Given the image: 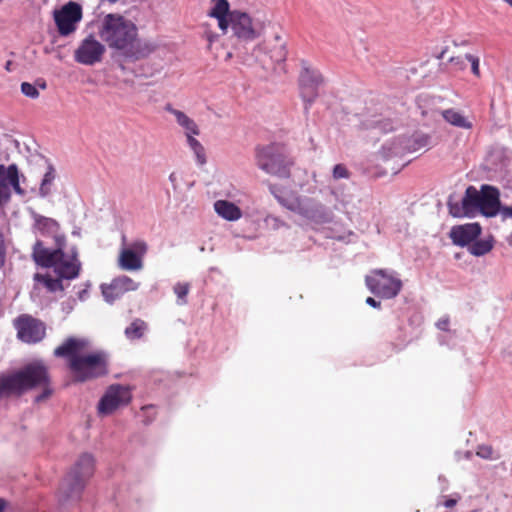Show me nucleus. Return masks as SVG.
<instances>
[{
	"mask_svg": "<svg viewBox=\"0 0 512 512\" xmlns=\"http://www.w3.org/2000/svg\"><path fill=\"white\" fill-rule=\"evenodd\" d=\"M174 293L177 295V303L178 305H184L187 303V295L190 290V285L188 283H176L174 288Z\"/></svg>",
	"mask_w": 512,
	"mask_h": 512,
	"instance_id": "obj_33",
	"label": "nucleus"
},
{
	"mask_svg": "<svg viewBox=\"0 0 512 512\" xmlns=\"http://www.w3.org/2000/svg\"><path fill=\"white\" fill-rule=\"evenodd\" d=\"M169 181L172 183L174 190H176L177 189V176H176L175 172H172L169 175Z\"/></svg>",
	"mask_w": 512,
	"mask_h": 512,
	"instance_id": "obj_47",
	"label": "nucleus"
},
{
	"mask_svg": "<svg viewBox=\"0 0 512 512\" xmlns=\"http://www.w3.org/2000/svg\"><path fill=\"white\" fill-rule=\"evenodd\" d=\"M274 40H275L276 42L281 43V42H282V41H281V40H282L281 35H280V34H278V33H277V34H275V36H274Z\"/></svg>",
	"mask_w": 512,
	"mask_h": 512,
	"instance_id": "obj_52",
	"label": "nucleus"
},
{
	"mask_svg": "<svg viewBox=\"0 0 512 512\" xmlns=\"http://www.w3.org/2000/svg\"><path fill=\"white\" fill-rule=\"evenodd\" d=\"M106 48L93 35H88L74 51V60L82 65L93 66L102 61Z\"/></svg>",
	"mask_w": 512,
	"mask_h": 512,
	"instance_id": "obj_13",
	"label": "nucleus"
},
{
	"mask_svg": "<svg viewBox=\"0 0 512 512\" xmlns=\"http://www.w3.org/2000/svg\"><path fill=\"white\" fill-rule=\"evenodd\" d=\"M88 297V291L87 289H83L81 291L78 292V298L81 300V301H84L86 300Z\"/></svg>",
	"mask_w": 512,
	"mask_h": 512,
	"instance_id": "obj_48",
	"label": "nucleus"
},
{
	"mask_svg": "<svg viewBox=\"0 0 512 512\" xmlns=\"http://www.w3.org/2000/svg\"><path fill=\"white\" fill-rule=\"evenodd\" d=\"M88 345L84 338H67L54 350V356L66 358L67 366L75 382L84 383L109 373V355L103 350L83 353Z\"/></svg>",
	"mask_w": 512,
	"mask_h": 512,
	"instance_id": "obj_2",
	"label": "nucleus"
},
{
	"mask_svg": "<svg viewBox=\"0 0 512 512\" xmlns=\"http://www.w3.org/2000/svg\"><path fill=\"white\" fill-rule=\"evenodd\" d=\"M56 179V170L52 164H48L46 172L43 175V178L39 187V196L41 198H46L52 193V188L54 184V180Z\"/></svg>",
	"mask_w": 512,
	"mask_h": 512,
	"instance_id": "obj_26",
	"label": "nucleus"
},
{
	"mask_svg": "<svg viewBox=\"0 0 512 512\" xmlns=\"http://www.w3.org/2000/svg\"><path fill=\"white\" fill-rule=\"evenodd\" d=\"M217 38H218V35L215 33L207 34V40L209 41L210 44L213 43L214 41H216Z\"/></svg>",
	"mask_w": 512,
	"mask_h": 512,
	"instance_id": "obj_50",
	"label": "nucleus"
},
{
	"mask_svg": "<svg viewBox=\"0 0 512 512\" xmlns=\"http://www.w3.org/2000/svg\"><path fill=\"white\" fill-rule=\"evenodd\" d=\"M368 127L376 128L383 132H388L393 129V126L390 121L382 120V119H377V120L371 121V123L368 125Z\"/></svg>",
	"mask_w": 512,
	"mask_h": 512,
	"instance_id": "obj_36",
	"label": "nucleus"
},
{
	"mask_svg": "<svg viewBox=\"0 0 512 512\" xmlns=\"http://www.w3.org/2000/svg\"><path fill=\"white\" fill-rule=\"evenodd\" d=\"M0 185L5 187L10 185L17 194H24L19 183V171L16 164H11L8 167L0 165Z\"/></svg>",
	"mask_w": 512,
	"mask_h": 512,
	"instance_id": "obj_21",
	"label": "nucleus"
},
{
	"mask_svg": "<svg viewBox=\"0 0 512 512\" xmlns=\"http://www.w3.org/2000/svg\"><path fill=\"white\" fill-rule=\"evenodd\" d=\"M48 382V368L42 360H36L8 374L0 375V398L21 396Z\"/></svg>",
	"mask_w": 512,
	"mask_h": 512,
	"instance_id": "obj_6",
	"label": "nucleus"
},
{
	"mask_svg": "<svg viewBox=\"0 0 512 512\" xmlns=\"http://www.w3.org/2000/svg\"><path fill=\"white\" fill-rule=\"evenodd\" d=\"M444 53H445V51H442V52L437 56V58H438V59H442V58H443V56H444Z\"/></svg>",
	"mask_w": 512,
	"mask_h": 512,
	"instance_id": "obj_55",
	"label": "nucleus"
},
{
	"mask_svg": "<svg viewBox=\"0 0 512 512\" xmlns=\"http://www.w3.org/2000/svg\"><path fill=\"white\" fill-rule=\"evenodd\" d=\"M21 92L31 99H36L39 97V91L35 84H31L29 82H23L21 84Z\"/></svg>",
	"mask_w": 512,
	"mask_h": 512,
	"instance_id": "obj_35",
	"label": "nucleus"
},
{
	"mask_svg": "<svg viewBox=\"0 0 512 512\" xmlns=\"http://www.w3.org/2000/svg\"><path fill=\"white\" fill-rule=\"evenodd\" d=\"M448 208L449 213L456 218H462V217H472L469 213L466 206H464L463 201L461 202H452L451 200L448 201Z\"/></svg>",
	"mask_w": 512,
	"mask_h": 512,
	"instance_id": "obj_30",
	"label": "nucleus"
},
{
	"mask_svg": "<svg viewBox=\"0 0 512 512\" xmlns=\"http://www.w3.org/2000/svg\"><path fill=\"white\" fill-rule=\"evenodd\" d=\"M482 196L480 204V213L486 217H494L497 214L501 215V202L500 192L496 187L491 185L481 186Z\"/></svg>",
	"mask_w": 512,
	"mask_h": 512,
	"instance_id": "obj_20",
	"label": "nucleus"
},
{
	"mask_svg": "<svg viewBox=\"0 0 512 512\" xmlns=\"http://www.w3.org/2000/svg\"><path fill=\"white\" fill-rule=\"evenodd\" d=\"M119 67L122 69V70H125V66L123 64H120Z\"/></svg>",
	"mask_w": 512,
	"mask_h": 512,
	"instance_id": "obj_56",
	"label": "nucleus"
},
{
	"mask_svg": "<svg viewBox=\"0 0 512 512\" xmlns=\"http://www.w3.org/2000/svg\"><path fill=\"white\" fill-rule=\"evenodd\" d=\"M269 190L281 206L310 223L323 225L331 223L334 219L332 209L315 198L287 193L279 186L272 184L269 185Z\"/></svg>",
	"mask_w": 512,
	"mask_h": 512,
	"instance_id": "obj_5",
	"label": "nucleus"
},
{
	"mask_svg": "<svg viewBox=\"0 0 512 512\" xmlns=\"http://www.w3.org/2000/svg\"><path fill=\"white\" fill-rule=\"evenodd\" d=\"M131 398V391L128 387L119 384L111 385L100 399L98 411L100 414H111L120 406L128 404Z\"/></svg>",
	"mask_w": 512,
	"mask_h": 512,
	"instance_id": "obj_14",
	"label": "nucleus"
},
{
	"mask_svg": "<svg viewBox=\"0 0 512 512\" xmlns=\"http://www.w3.org/2000/svg\"><path fill=\"white\" fill-rule=\"evenodd\" d=\"M212 7L207 13L218 22V27L223 34L231 27L232 37L235 39L234 48L240 51L241 48L256 40L261 35V29L253 25L250 15L240 10H231L228 0H211Z\"/></svg>",
	"mask_w": 512,
	"mask_h": 512,
	"instance_id": "obj_4",
	"label": "nucleus"
},
{
	"mask_svg": "<svg viewBox=\"0 0 512 512\" xmlns=\"http://www.w3.org/2000/svg\"><path fill=\"white\" fill-rule=\"evenodd\" d=\"M232 58V53L231 52H228L227 55H226V60H229Z\"/></svg>",
	"mask_w": 512,
	"mask_h": 512,
	"instance_id": "obj_54",
	"label": "nucleus"
},
{
	"mask_svg": "<svg viewBox=\"0 0 512 512\" xmlns=\"http://www.w3.org/2000/svg\"><path fill=\"white\" fill-rule=\"evenodd\" d=\"M39 388H42L43 391L41 394L35 397V402L39 403L41 401H44L45 399L49 398L52 395V388L50 387V375L48 374V382L43 385H39Z\"/></svg>",
	"mask_w": 512,
	"mask_h": 512,
	"instance_id": "obj_37",
	"label": "nucleus"
},
{
	"mask_svg": "<svg viewBox=\"0 0 512 512\" xmlns=\"http://www.w3.org/2000/svg\"><path fill=\"white\" fill-rule=\"evenodd\" d=\"M476 455L486 460H497L500 455L494 451L490 445H480L477 448Z\"/></svg>",
	"mask_w": 512,
	"mask_h": 512,
	"instance_id": "obj_34",
	"label": "nucleus"
},
{
	"mask_svg": "<svg viewBox=\"0 0 512 512\" xmlns=\"http://www.w3.org/2000/svg\"><path fill=\"white\" fill-rule=\"evenodd\" d=\"M215 212L227 221H237L242 217L241 209L227 200H217L214 203Z\"/></svg>",
	"mask_w": 512,
	"mask_h": 512,
	"instance_id": "obj_22",
	"label": "nucleus"
},
{
	"mask_svg": "<svg viewBox=\"0 0 512 512\" xmlns=\"http://www.w3.org/2000/svg\"><path fill=\"white\" fill-rule=\"evenodd\" d=\"M32 218L34 220V232L36 235L51 239L54 245H50L48 240H40L38 239L33 248L41 243L48 250H60V252H64V248L66 246V238L60 233L59 223L53 218L45 217L36 212H32Z\"/></svg>",
	"mask_w": 512,
	"mask_h": 512,
	"instance_id": "obj_9",
	"label": "nucleus"
},
{
	"mask_svg": "<svg viewBox=\"0 0 512 512\" xmlns=\"http://www.w3.org/2000/svg\"><path fill=\"white\" fill-rule=\"evenodd\" d=\"M93 473L94 458L89 453H83L60 483L58 490L59 501L61 503L79 501L86 481Z\"/></svg>",
	"mask_w": 512,
	"mask_h": 512,
	"instance_id": "obj_7",
	"label": "nucleus"
},
{
	"mask_svg": "<svg viewBox=\"0 0 512 512\" xmlns=\"http://www.w3.org/2000/svg\"><path fill=\"white\" fill-rule=\"evenodd\" d=\"M436 326L439 330H442V331H448V327H449V318L448 317H442L440 318L437 323H436Z\"/></svg>",
	"mask_w": 512,
	"mask_h": 512,
	"instance_id": "obj_42",
	"label": "nucleus"
},
{
	"mask_svg": "<svg viewBox=\"0 0 512 512\" xmlns=\"http://www.w3.org/2000/svg\"><path fill=\"white\" fill-rule=\"evenodd\" d=\"M166 110L173 114L176 118L177 123L185 130V135L194 136L199 134V128L195 121L189 118L184 112L172 108L170 105L166 107Z\"/></svg>",
	"mask_w": 512,
	"mask_h": 512,
	"instance_id": "obj_23",
	"label": "nucleus"
},
{
	"mask_svg": "<svg viewBox=\"0 0 512 512\" xmlns=\"http://www.w3.org/2000/svg\"><path fill=\"white\" fill-rule=\"evenodd\" d=\"M481 233L482 227L479 223H466L453 226L450 229L449 238L455 246L468 248Z\"/></svg>",
	"mask_w": 512,
	"mask_h": 512,
	"instance_id": "obj_18",
	"label": "nucleus"
},
{
	"mask_svg": "<svg viewBox=\"0 0 512 512\" xmlns=\"http://www.w3.org/2000/svg\"><path fill=\"white\" fill-rule=\"evenodd\" d=\"M494 247V239L489 236L486 239H476L468 247V251L471 255L480 257L489 253Z\"/></svg>",
	"mask_w": 512,
	"mask_h": 512,
	"instance_id": "obj_27",
	"label": "nucleus"
},
{
	"mask_svg": "<svg viewBox=\"0 0 512 512\" xmlns=\"http://www.w3.org/2000/svg\"><path fill=\"white\" fill-rule=\"evenodd\" d=\"M465 59L468 60L471 63V71L472 73L479 77L480 76V69H479V58L472 55V54H466Z\"/></svg>",
	"mask_w": 512,
	"mask_h": 512,
	"instance_id": "obj_39",
	"label": "nucleus"
},
{
	"mask_svg": "<svg viewBox=\"0 0 512 512\" xmlns=\"http://www.w3.org/2000/svg\"><path fill=\"white\" fill-rule=\"evenodd\" d=\"M430 142L428 135L415 133L407 137H399L396 140L386 143L381 150L384 158L402 156L405 153L416 152L426 147Z\"/></svg>",
	"mask_w": 512,
	"mask_h": 512,
	"instance_id": "obj_12",
	"label": "nucleus"
},
{
	"mask_svg": "<svg viewBox=\"0 0 512 512\" xmlns=\"http://www.w3.org/2000/svg\"><path fill=\"white\" fill-rule=\"evenodd\" d=\"M368 290L377 297L395 298L402 289V282L386 269H375L365 277Z\"/></svg>",
	"mask_w": 512,
	"mask_h": 512,
	"instance_id": "obj_10",
	"label": "nucleus"
},
{
	"mask_svg": "<svg viewBox=\"0 0 512 512\" xmlns=\"http://www.w3.org/2000/svg\"><path fill=\"white\" fill-rule=\"evenodd\" d=\"M265 54V46L264 44H258L253 48V53L251 57H243V63L251 65L252 60L254 62H259L263 66L266 64L265 60L261 57V54Z\"/></svg>",
	"mask_w": 512,
	"mask_h": 512,
	"instance_id": "obj_32",
	"label": "nucleus"
},
{
	"mask_svg": "<svg viewBox=\"0 0 512 512\" xmlns=\"http://www.w3.org/2000/svg\"><path fill=\"white\" fill-rule=\"evenodd\" d=\"M35 85L36 87H39L43 90H45L47 88V84H46V81L43 80V79H38L36 82H35Z\"/></svg>",
	"mask_w": 512,
	"mask_h": 512,
	"instance_id": "obj_49",
	"label": "nucleus"
},
{
	"mask_svg": "<svg viewBox=\"0 0 512 512\" xmlns=\"http://www.w3.org/2000/svg\"><path fill=\"white\" fill-rule=\"evenodd\" d=\"M457 504V499H452V498H449L447 500L444 501L443 505L446 507V508H452L454 507L455 505Z\"/></svg>",
	"mask_w": 512,
	"mask_h": 512,
	"instance_id": "obj_46",
	"label": "nucleus"
},
{
	"mask_svg": "<svg viewBox=\"0 0 512 512\" xmlns=\"http://www.w3.org/2000/svg\"><path fill=\"white\" fill-rule=\"evenodd\" d=\"M139 287L132 278L126 275L116 277L112 280L109 285H102V295L104 299L112 303L116 299L120 298L125 292L135 291Z\"/></svg>",
	"mask_w": 512,
	"mask_h": 512,
	"instance_id": "obj_19",
	"label": "nucleus"
},
{
	"mask_svg": "<svg viewBox=\"0 0 512 512\" xmlns=\"http://www.w3.org/2000/svg\"><path fill=\"white\" fill-rule=\"evenodd\" d=\"M267 223L270 224L273 228H280L286 226L285 222L278 217L268 216L266 219Z\"/></svg>",
	"mask_w": 512,
	"mask_h": 512,
	"instance_id": "obj_40",
	"label": "nucleus"
},
{
	"mask_svg": "<svg viewBox=\"0 0 512 512\" xmlns=\"http://www.w3.org/2000/svg\"><path fill=\"white\" fill-rule=\"evenodd\" d=\"M441 115L446 122L455 127L462 129L472 128V123L461 112L453 108L443 110Z\"/></svg>",
	"mask_w": 512,
	"mask_h": 512,
	"instance_id": "obj_25",
	"label": "nucleus"
},
{
	"mask_svg": "<svg viewBox=\"0 0 512 512\" xmlns=\"http://www.w3.org/2000/svg\"><path fill=\"white\" fill-rule=\"evenodd\" d=\"M365 302L367 305H369L373 308H380V306H381V302L375 300L373 297H368Z\"/></svg>",
	"mask_w": 512,
	"mask_h": 512,
	"instance_id": "obj_45",
	"label": "nucleus"
},
{
	"mask_svg": "<svg viewBox=\"0 0 512 512\" xmlns=\"http://www.w3.org/2000/svg\"><path fill=\"white\" fill-rule=\"evenodd\" d=\"M147 252V244L142 240H137L129 248L121 250L118 259V265L122 270L138 271L143 267L142 257Z\"/></svg>",
	"mask_w": 512,
	"mask_h": 512,
	"instance_id": "obj_17",
	"label": "nucleus"
},
{
	"mask_svg": "<svg viewBox=\"0 0 512 512\" xmlns=\"http://www.w3.org/2000/svg\"><path fill=\"white\" fill-rule=\"evenodd\" d=\"M350 173L348 169L343 164H337L333 168V178L338 179H347L349 178Z\"/></svg>",
	"mask_w": 512,
	"mask_h": 512,
	"instance_id": "obj_38",
	"label": "nucleus"
},
{
	"mask_svg": "<svg viewBox=\"0 0 512 512\" xmlns=\"http://www.w3.org/2000/svg\"><path fill=\"white\" fill-rule=\"evenodd\" d=\"M501 217L503 221L508 218L512 219V206H503L501 210Z\"/></svg>",
	"mask_w": 512,
	"mask_h": 512,
	"instance_id": "obj_44",
	"label": "nucleus"
},
{
	"mask_svg": "<svg viewBox=\"0 0 512 512\" xmlns=\"http://www.w3.org/2000/svg\"><path fill=\"white\" fill-rule=\"evenodd\" d=\"M4 501L2 499H0V512H3L4 510Z\"/></svg>",
	"mask_w": 512,
	"mask_h": 512,
	"instance_id": "obj_53",
	"label": "nucleus"
},
{
	"mask_svg": "<svg viewBox=\"0 0 512 512\" xmlns=\"http://www.w3.org/2000/svg\"><path fill=\"white\" fill-rule=\"evenodd\" d=\"M481 196L482 191H478L474 186H468L466 188L462 201L472 217L476 212L480 211Z\"/></svg>",
	"mask_w": 512,
	"mask_h": 512,
	"instance_id": "obj_24",
	"label": "nucleus"
},
{
	"mask_svg": "<svg viewBox=\"0 0 512 512\" xmlns=\"http://www.w3.org/2000/svg\"><path fill=\"white\" fill-rule=\"evenodd\" d=\"M10 200L8 187L0 185V206L6 204Z\"/></svg>",
	"mask_w": 512,
	"mask_h": 512,
	"instance_id": "obj_41",
	"label": "nucleus"
},
{
	"mask_svg": "<svg viewBox=\"0 0 512 512\" xmlns=\"http://www.w3.org/2000/svg\"><path fill=\"white\" fill-rule=\"evenodd\" d=\"M287 54H288V51H287L286 43L281 42V43H279L278 46H276L270 50L269 58L271 59L272 62L282 63L286 60Z\"/></svg>",
	"mask_w": 512,
	"mask_h": 512,
	"instance_id": "obj_31",
	"label": "nucleus"
},
{
	"mask_svg": "<svg viewBox=\"0 0 512 512\" xmlns=\"http://www.w3.org/2000/svg\"><path fill=\"white\" fill-rule=\"evenodd\" d=\"M12 65H13L12 61H10V60H9V61H7V62H6V64H5V66H4L5 70H6L7 72H11V71H12Z\"/></svg>",
	"mask_w": 512,
	"mask_h": 512,
	"instance_id": "obj_51",
	"label": "nucleus"
},
{
	"mask_svg": "<svg viewBox=\"0 0 512 512\" xmlns=\"http://www.w3.org/2000/svg\"><path fill=\"white\" fill-rule=\"evenodd\" d=\"M18 338L25 343H38L46 334L43 322L29 315H21L15 321Z\"/></svg>",
	"mask_w": 512,
	"mask_h": 512,
	"instance_id": "obj_15",
	"label": "nucleus"
},
{
	"mask_svg": "<svg viewBox=\"0 0 512 512\" xmlns=\"http://www.w3.org/2000/svg\"><path fill=\"white\" fill-rule=\"evenodd\" d=\"M256 165L267 174L280 178H288L293 161L287 155L284 145L272 143L257 148Z\"/></svg>",
	"mask_w": 512,
	"mask_h": 512,
	"instance_id": "obj_8",
	"label": "nucleus"
},
{
	"mask_svg": "<svg viewBox=\"0 0 512 512\" xmlns=\"http://www.w3.org/2000/svg\"><path fill=\"white\" fill-rule=\"evenodd\" d=\"M146 330V323L141 319H135L129 326L125 328L124 334L127 339L133 341L140 339Z\"/></svg>",
	"mask_w": 512,
	"mask_h": 512,
	"instance_id": "obj_28",
	"label": "nucleus"
},
{
	"mask_svg": "<svg viewBox=\"0 0 512 512\" xmlns=\"http://www.w3.org/2000/svg\"><path fill=\"white\" fill-rule=\"evenodd\" d=\"M187 143L190 149L193 151L196 161L199 165L206 163V154L203 145L194 136L188 135Z\"/></svg>",
	"mask_w": 512,
	"mask_h": 512,
	"instance_id": "obj_29",
	"label": "nucleus"
},
{
	"mask_svg": "<svg viewBox=\"0 0 512 512\" xmlns=\"http://www.w3.org/2000/svg\"><path fill=\"white\" fill-rule=\"evenodd\" d=\"M54 19L60 35L67 36L76 30V24L82 19V8L70 1L59 11H55Z\"/></svg>",
	"mask_w": 512,
	"mask_h": 512,
	"instance_id": "obj_16",
	"label": "nucleus"
},
{
	"mask_svg": "<svg viewBox=\"0 0 512 512\" xmlns=\"http://www.w3.org/2000/svg\"><path fill=\"white\" fill-rule=\"evenodd\" d=\"M32 258L35 263L41 267L53 268L56 278L49 273H35L33 280L41 283L48 292H62L64 286L62 281L73 280L79 276L81 263L77 257L75 248L71 253L60 252V250H48L41 243H38L32 252Z\"/></svg>",
	"mask_w": 512,
	"mask_h": 512,
	"instance_id": "obj_3",
	"label": "nucleus"
},
{
	"mask_svg": "<svg viewBox=\"0 0 512 512\" xmlns=\"http://www.w3.org/2000/svg\"><path fill=\"white\" fill-rule=\"evenodd\" d=\"M450 62L457 66L460 70H463L466 68L465 60L461 57H451Z\"/></svg>",
	"mask_w": 512,
	"mask_h": 512,
	"instance_id": "obj_43",
	"label": "nucleus"
},
{
	"mask_svg": "<svg viewBox=\"0 0 512 512\" xmlns=\"http://www.w3.org/2000/svg\"><path fill=\"white\" fill-rule=\"evenodd\" d=\"M98 34L109 48L115 49L130 61L144 59L156 49L152 41L139 39L136 25L121 15L107 14L101 22Z\"/></svg>",
	"mask_w": 512,
	"mask_h": 512,
	"instance_id": "obj_1",
	"label": "nucleus"
},
{
	"mask_svg": "<svg viewBox=\"0 0 512 512\" xmlns=\"http://www.w3.org/2000/svg\"><path fill=\"white\" fill-rule=\"evenodd\" d=\"M324 78L319 70L313 68L307 61H301L299 74L300 96L304 101V112L308 114L311 105L319 96V88L323 85Z\"/></svg>",
	"mask_w": 512,
	"mask_h": 512,
	"instance_id": "obj_11",
	"label": "nucleus"
}]
</instances>
